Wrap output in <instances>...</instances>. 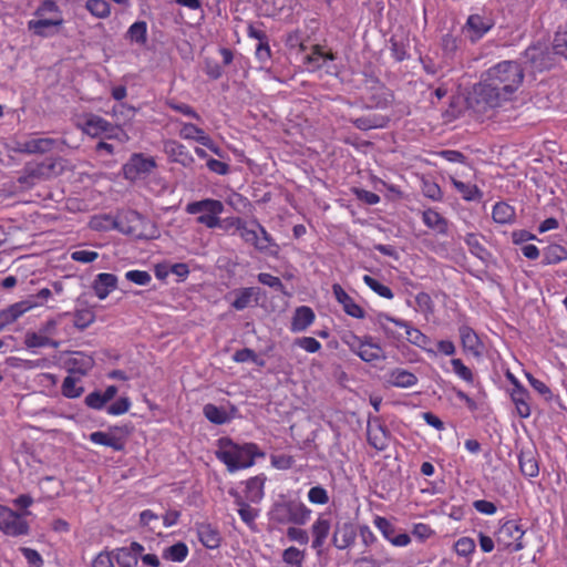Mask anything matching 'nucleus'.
Masks as SVG:
<instances>
[{
  "instance_id": "nucleus-43",
  "label": "nucleus",
  "mask_w": 567,
  "mask_h": 567,
  "mask_svg": "<svg viewBox=\"0 0 567 567\" xmlns=\"http://www.w3.org/2000/svg\"><path fill=\"white\" fill-rule=\"evenodd\" d=\"M305 553L295 546L286 548L282 553V561L287 566L302 567Z\"/></svg>"
},
{
  "instance_id": "nucleus-56",
  "label": "nucleus",
  "mask_w": 567,
  "mask_h": 567,
  "mask_svg": "<svg viewBox=\"0 0 567 567\" xmlns=\"http://www.w3.org/2000/svg\"><path fill=\"white\" fill-rule=\"evenodd\" d=\"M90 226L94 230H107L110 228H116V219L110 216H95L91 219Z\"/></svg>"
},
{
  "instance_id": "nucleus-55",
  "label": "nucleus",
  "mask_w": 567,
  "mask_h": 567,
  "mask_svg": "<svg viewBox=\"0 0 567 567\" xmlns=\"http://www.w3.org/2000/svg\"><path fill=\"white\" fill-rule=\"evenodd\" d=\"M115 563L118 567H134L137 565V558L124 549H114Z\"/></svg>"
},
{
  "instance_id": "nucleus-29",
  "label": "nucleus",
  "mask_w": 567,
  "mask_h": 567,
  "mask_svg": "<svg viewBox=\"0 0 567 567\" xmlns=\"http://www.w3.org/2000/svg\"><path fill=\"white\" fill-rule=\"evenodd\" d=\"M65 168V161L62 158L50 159L35 165L33 174H38L42 178H51L62 174Z\"/></svg>"
},
{
  "instance_id": "nucleus-32",
  "label": "nucleus",
  "mask_w": 567,
  "mask_h": 567,
  "mask_svg": "<svg viewBox=\"0 0 567 567\" xmlns=\"http://www.w3.org/2000/svg\"><path fill=\"white\" fill-rule=\"evenodd\" d=\"M423 223L434 231L439 234H445L447 231L446 219L435 209H426L422 214Z\"/></svg>"
},
{
  "instance_id": "nucleus-51",
  "label": "nucleus",
  "mask_w": 567,
  "mask_h": 567,
  "mask_svg": "<svg viewBox=\"0 0 567 567\" xmlns=\"http://www.w3.org/2000/svg\"><path fill=\"white\" fill-rule=\"evenodd\" d=\"M451 364L453 368V372L463 381L467 383L474 382V374L470 368H467L461 359H452Z\"/></svg>"
},
{
  "instance_id": "nucleus-7",
  "label": "nucleus",
  "mask_w": 567,
  "mask_h": 567,
  "mask_svg": "<svg viewBox=\"0 0 567 567\" xmlns=\"http://www.w3.org/2000/svg\"><path fill=\"white\" fill-rule=\"evenodd\" d=\"M185 210L190 215H197V223L213 229L220 225L224 204L217 199L205 198L188 203Z\"/></svg>"
},
{
  "instance_id": "nucleus-44",
  "label": "nucleus",
  "mask_w": 567,
  "mask_h": 567,
  "mask_svg": "<svg viewBox=\"0 0 567 567\" xmlns=\"http://www.w3.org/2000/svg\"><path fill=\"white\" fill-rule=\"evenodd\" d=\"M368 439L377 450H384L386 446V434L380 425L368 427Z\"/></svg>"
},
{
  "instance_id": "nucleus-59",
  "label": "nucleus",
  "mask_w": 567,
  "mask_h": 567,
  "mask_svg": "<svg viewBox=\"0 0 567 567\" xmlns=\"http://www.w3.org/2000/svg\"><path fill=\"white\" fill-rule=\"evenodd\" d=\"M125 278L140 286H146L151 282L152 277L144 270H130L125 274Z\"/></svg>"
},
{
  "instance_id": "nucleus-52",
  "label": "nucleus",
  "mask_w": 567,
  "mask_h": 567,
  "mask_svg": "<svg viewBox=\"0 0 567 567\" xmlns=\"http://www.w3.org/2000/svg\"><path fill=\"white\" fill-rule=\"evenodd\" d=\"M373 524L388 542L398 533L396 528L385 517L377 516Z\"/></svg>"
},
{
  "instance_id": "nucleus-21",
  "label": "nucleus",
  "mask_w": 567,
  "mask_h": 567,
  "mask_svg": "<svg viewBox=\"0 0 567 567\" xmlns=\"http://www.w3.org/2000/svg\"><path fill=\"white\" fill-rule=\"evenodd\" d=\"M315 319L316 315L310 307H298L293 312L290 330L292 332H302L313 323Z\"/></svg>"
},
{
  "instance_id": "nucleus-41",
  "label": "nucleus",
  "mask_w": 567,
  "mask_h": 567,
  "mask_svg": "<svg viewBox=\"0 0 567 567\" xmlns=\"http://www.w3.org/2000/svg\"><path fill=\"white\" fill-rule=\"evenodd\" d=\"M127 37L131 42L143 45L147 40V25L144 21L133 23L127 30Z\"/></svg>"
},
{
  "instance_id": "nucleus-1",
  "label": "nucleus",
  "mask_w": 567,
  "mask_h": 567,
  "mask_svg": "<svg viewBox=\"0 0 567 567\" xmlns=\"http://www.w3.org/2000/svg\"><path fill=\"white\" fill-rule=\"evenodd\" d=\"M524 80V71L515 61H502L482 75L481 81L473 86L470 103L477 111L494 109L512 100Z\"/></svg>"
},
{
  "instance_id": "nucleus-5",
  "label": "nucleus",
  "mask_w": 567,
  "mask_h": 567,
  "mask_svg": "<svg viewBox=\"0 0 567 567\" xmlns=\"http://www.w3.org/2000/svg\"><path fill=\"white\" fill-rule=\"evenodd\" d=\"M312 511L298 499L276 502L268 515L270 522L279 525L303 526L311 518Z\"/></svg>"
},
{
  "instance_id": "nucleus-54",
  "label": "nucleus",
  "mask_w": 567,
  "mask_h": 567,
  "mask_svg": "<svg viewBox=\"0 0 567 567\" xmlns=\"http://www.w3.org/2000/svg\"><path fill=\"white\" fill-rule=\"evenodd\" d=\"M234 361L236 362H254L255 364L262 367L265 364V361L259 359L258 355L250 349H241L237 351L234 357Z\"/></svg>"
},
{
  "instance_id": "nucleus-31",
  "label": "nucleus",
  "mask_w": 567,
  "mask_h": 567,
  "mask_svg": "<svg viewBox=\"0 0 567 567\" xmlns=\"http://www.w3.org/2000/svg\"><path fill=\"white\" fill-rule=\"evenodd\" d=\"M389 383L398 388H411L416 384L417 378L408 370L394 369L390 372Z\"/></svg>"
},
{
  "instance_id": "nucleus-20",
  "label": "nucleus",
  "mask_w": 567,
  "mask_h": 567,
  "mask_svg": "<svg viewBox=\"0 0 567 567\" xmlns=\"http://www.w3.org/2000/svg\"><path fill=\"white\" fill-rule=\"evenodd\" d=\"M164 151L173 162L181 163L184 166H189L194 163V157L186 146L176 141H166L164 143Z\"/></svg>"
},
{
  "instance_id": "nucleus-35",
  "label": "nucleus",
  "mask_w": 567,
  "mask_h": 567,
  "mask_svg": "<svg viewBox=\"0 0 567 567\" xmlns=\"http://www.w3.org/2000/svg\"><path fill=\"white\" fill-rule=\"evenodd\" d=\"M464 241L467 245L470 251L478 259L486 261L489 258V252L482 244L478 235L468 233L465 235Z\"/></svg>"
},
{
  "instance_id": "nucleus-50",
  "label": "nucleus",
  "mask_w": 567,
  "mask_h": 567,
  "mask_svg": "<svg viewBox=\"0 0 567 567\" xmlns=\"http://www.w3.org/2000/svg\"><path fill=\"white\" fill-rule=\"evenodd\" d=\"M308 501L315 505H326L329 503V494L322 486H313L308 491Z\"/></svg>"
},
{
  "instance_id": "nucleus-53",
  "label": "nucleus",
  "mask_w": 567,
  "mask_h": 567,
  "mask_svg": "<svg viewBox=\"0 0 567 567\" xmlns=\"http://www.w3.org/2000/svg\"><path fill=\"white\" fill-rule=\"evenodd\" d=\"M454 549L458 556L467 557L475 550V542L471 537H461L456 540Z\"/></svg>"
},
{
  "instance_id": "nucleus-57",
  "label": "nucleus",
  "mask_w": 567,
  "mask_h": 567,
  "mask_svg": "<svg viewBox=\"0 0 567 567\" xmlns=\"http://www.w3.org/2000/svg\"><path fill=\"white\" fill-rule=\"evenodd\" d=\"M114 549L111 551L104 550L95 556L92 561V567H115Z\"/></svg>"
},
{
  "instance_id": "nucleus-14",
  "label": "nucleus",
  "mask_w": 567,
  "mask_h": 567,
  "mask_svg": "<svg viewBox=\"0 0 567 567\" xmlns=\"http://www.w3.org/2000/svg\"><path fill=\"white\" fill-rule=\"evenodd\" d=\"M76 126L91 137H99L110 130V122L95 114H84L76 120Z\"/></svg>"
},
{
  "instance_id": "nucleus-4",
  "label": "nucleus",
  "mask_w": 567,
  "mask_h": 567,
  "mask_svg": "<svg viewBox=\"0 0 567 567\" xmlns=\"http://www.w3.org/2000/svg\"><path fill=\"white\" fill-rule=\"evenodd\" d=\"M34 16L35 18L28 22V29L42 38L56 35L64 24L63 13L53 0L43 1Z\"/></svg>"
},
{
  "instance_id": "nucleus-19",
  "label": "nucleus",
  "mask_w": 567,
  "mask_h": 567,
  "mask_svg": "<svg viewBox=\"0 0 567 567\" xmlns=\"http://www.w3.org/2000/svg\"><path fill=\"white\" fill-rule=\"evenodd\" d=\"M373 322L383 331L388 338L399 339L400 334L395 328L403 329L405 321L392 318L391 316L379 312L373 317Z\"/></svg>"
},
{
  "instance_id": "nucleus-40",
  "label": "nucleus",
  "mask_w": 567,
  "mask_h": 567,
  "mask_svg": "<svg viewBox=\"0 0 567 567\" xmlns=\"http://www.w3.org/2000/svg\"><path fill=\"white\" fill-rule=\"evenodd\" d=\"M85 9L99 19H105L111 14V6L106 0H87Z\"/></svg>"
},
{
  "instance_id": "nucleus-15",
  "label": "nucleus",
  "mask_w": 567,
  "mask_h": 567,
  "mask_svg": "<svg viewBox=\"0 0 567 567\" xmlns=\"http://www.w3.org/2000/svg\"><path fill=\"white\" fill-rule=\"evenodd\" d=\"M509 380L513 384L511 399L515 405L516 412L520 417L527 419L532 414L529 392L518 382L516 378L509 377Z\"/></svg>"
},
{
  "instance_id": "nucleus-42",
  "label": "nucleus",
  "mask_w": 567,
  "mask_h": 567,
  "mask_svg": "<svg viewBox=\"0 0 567 567\" xmlns=\"http://www.w3.org/2000/svg\"><path fill=\"white\" fill-rule=\"evenodd\" d=\"M83 386L80 385V379L68 375L62 383V394L69 399L79 398L83 393Z\"/></svg>"
},
{
  "instance_id": "nucleus-13",
  "label": "nucleus",
  "mask_w": 567,
  "mask_h": 567,
  "mask_svg": "<svg viewBox=\"0 0 567 567\" xmlns=\"http://www.w3.org/2000/svg\"><path fill=\"white\" fill-rule=\"evenodd\" d=\"M53 146L54 140L34 135L28 140L17 141L12 151L24 154H42L51 151Z\"/></svg>"
},
{
  "instance_id": "nucleus-2",
  "label": "nucleus",
  "mask_w": 567,
  "mask_h": 567,
  "mask_svg": "<svg viewBox=\"0 0 567 567\" xmlns=\"http://www.w3.org/2000/svg\"><path fill=\"white\" fill-rule=\"evenodd\" d=\"M217 458L223 462L230 473L251 467L256 457H264L265 454L255 443L237 444L230 439L218 440Z\"/></svg>"
},
{
  "instance_id": "nucleus-12",
  "label": "nucleus",
  "mask_w": 567,
  "mask_h": 567,
  "mask_svg": "<svg viewBox=\"0 0 567 567\" xmlns=\"http://www.w3.org/2000/svg\"><path fill=\"white\" fill-rule=\"evenodd\" d=\"M58 321L54 319L48 320L39 331H29L24 337V344L27 348H42L53 347L56 348L59 343L53 341L51 337L55 334Z\"/></svg>"
},
{
  "instance_id": "nucleus-47",
  "label": "nucleus",
  "mask_w": 567,
  "mask_h": 567,
  "mask_svg": "<svg viewBox=\"0 0 567 567\" xmlns=\"http://www.w3.org/2000/svg\"><path fill=\"white\" fill-rule=\"evenodd\" d=\"M403 329L405 331L406 339L409 342L423 349L426 348L429 339L419 329L411 327L406 321L405 327H403Z\"/></svg>"
},
{
  "instance_id": "nucleus-8",
  "label": "nucleus",
  "mask_w": 567,
  "mask_h": 567,
  "mask_svg": "<svg viewBox=\"0 0 567 567\" xmlns=\"http://www.w3.org/2000/svg\"><path fill=\"white\" fill-rule=\"evenodd\" d=\"M495 21L491 14L485 12L470 14L462 32L472 43L481 40L487 32L492 30Z\"/></svg>"
},
{
  "instance_id": "nucleus-6",
  "label": "nucleus",
  "mask_w": 567,
  "mask_h": 567,
  "mask_svg": "<svg viewBox=\"0 0 567 567\" xmlns=\"http://www.w3.org/2000/svg\"><path fill=\"white\" fill-rule=\"evenodd\" d=\"M341 340L352 353L367 363H377L386 358L382 346L371 336L359 337L353 332H346Z\"/></svg>"
},
{
  "instance_id": "nucleus-49",
  "label": "nucleus",
  "mask_w": 567,
  "mask_h": 567,
  "mask_svg": "<svg viewBox=\"0 0 567 567\" xmlns=\"http://www.w3.org/2000/svg\"><path fill=\"white\" fill-rule=\"evenodd\" d=\"M363 281L371 290H373L380 297H383L385 299L393 298L392 290L388 286H384L381 282H379L378 280H375L374 278H372L371 276H369V275L363 276Z\"/></svg>"
},
{
  "instance_id": "nucleus-46",
  "label": "nucleus",
  "mask_w": 567,
  "mask_h": 567,
  "mask_svg": "<svg viewBox=\"0 0 567 567\" xmlns=\"http://www.w3.org/2000/svg\"><path fill=\"white\" fill-rule=\"evenodd\" d=\"M567 258V250L560 245H551L544 251L545 264H557Z\"/></svg>"
},
{
  "instance_id": "nucleus-39",
  "label": "nucleus",
  "mask_w": 567,
  "mask_h": 567,
  "mask_svg": "<svg viewBox=\"0 0 567 567\" xmlns=\"http://www.w3.org/2000/svg\"><path fill=\"white\" fill-rule=\"evenodd\" d=\"M519 466L522 473L528 477H535L538 475V463L530 452H523L519 455Z\"/></svg>"
},
{
  "instance_id": "nucleus-10",
  "label": "nucleus",
  "mask_w": 567,
  "mask_h": 567,
  "mask_svg": "<svg viewBox=\"0 0 567 567\" xmlns=\"http://www.w3.org/2000/svg\"><path fill=\"white\" fill-rule=\"evenodd\" d=\"M156 166L155 159L141 153L133 154L123 166V174L126 179L136 181L148 175Z\"/></svg>"
},
{
  "instance_id": "nucleus-34",
  "label": "nucleus",
  "mask_w": 567,
  "mask_h": 567,
  "mask_svg": "<svg viewBox=\"0 0 567 567\" xmlns=\"http://www.w3.org/2000/svg\"><path fill=\"white\" fill-rule=\"evenodd\" d=\"M355 538V534L350 525L338 527L333 534L332 543L339 549L348 548Z\"/></svg>"
},
{
  "instance_id": "nucleus-26",
  "label": "nucleus",
  "mask_w": 567,
  "mask_h": 567,
  "mask_svg": "<svg viewBox=\"0 0 567 567\" xmlns=\"http://www.w3.org/2000/svg\"><path fill=\"white\" fill-rule=\"evenodd\" d=\"M89 437L92 443L111 447L114 451H121L124 447L122 439L113 432L96 431L91 433Z\"/></svg>"
},
{
  "instance_id": "nucleus-64",
  "label": "nucleus",
  "mask_w": 567,
  "mask_h": 567,
  "mask_svg": "<svg viewBox=\"0 0 567 567\" xmlns=\"http://www.w3.org/2000/svg\"><path fill=\"white\" fill-rule=\"evenodd\" d=\"M20 550L32 567L42 566L43 559L37 550L27 547H21Z\"/></svg>"
},
{
  "instance_id": "nucleus-33",
  "label": "nucleus",
  "mask_w": 567,
  "mask_h": 567,
  "mask_svg": "<svg viewBox=\"0 0 567 567\" xmlns=\"http://www.w3.org/2000/svg\"><path fill=\"white\" fill-rule=\"evenodd\" d=\"M197 533H198L199 540L202 542V544L205 547H207L209 549H215L219 546V544H220L219 533L217 532V529H215L210 525L200 524L197 527Z\"/></svg>"
},
{
  "instance_id": "nucleus-11",
  "label": "nucleus",
  "mask_w": 567,
  "mask_h": 567,
  "mask_svg": "<svg viewBox=\"0 0 567 567\" xmlns=\"http://www.w3.org/2000/svg\"><path fill=\"white\" fill-rule=\"evenodd\" d=\"M147 223L138 213L130 210L122 213L116 218V228L124 234L142 238L147 237L148 234L145 231Z\"/></svg>"
},
{
  "instance_id": "nucleus-17",
  "label": "nucleus",
  "mask_w": 567,
  "mask_h": 567,
  "mask_svg": "<svg viewBox=\"0 0 567 567\" xmlns=\"http://www.w3.org/2000/svg\"><path fill=\"white\" fill-rule=\"evenodd\" d=\"M331 529V522L323 514L318 515L311 525L312 548L321 551Z\"/></svg>"
},
{
  "instance_id": "nucleus-63",
  "label": "nucleus",
  "mask_w": 567,
  "mask_h": 567,
  "mask_svg": "<svg viewBox=\"0 0 567 567\" xmlns=\"http://www.w3.org/2000/svg\"><path fill=\"white\" fill-rule=\"evenodd\" d=\"M131 402L127 398H121L107 408V413L111 415H121L128 411Z\"/></svg>"
},
{
  "instance_id": "nucleus-25",
  "label": "nucleus",
  "mask_w": 567,
  "mask_h": 567,
  "mask_svg": "<svg viewBox=\"0 0 567 567\" xmlns=\"http://www.w3.org/2000/svg\"><path fill=\"white\" fill-rule=\"evenodd\" d=\"M450 182L464 200L475 202L482 199L483 193L475 184L464 183L454 176H450Z\"/></svg>"
},
{
  "instance_id": "nucleus-48",
  "label": "nucleus",
  "mask_w": 567,
  "mask_h": 567,
  "mask_svg": "<svg viewBox=\"0 0 567 567\" xmlns=\"http://www.w3.org/2000/svg\"><path fill=\"white\" fill-rule=\"evenodd\" d=\"M255 296L254 288H244L236 292V299L233 301V307L236 310L247 308Z\"/></svg>"
},
{
  "instance_id": "nucleus-62",
  "label": "nucleus",
  "mask_w": 567,
  "mask_h": 567,
  "mask_svg": "<svg viewBox=\"0 0 567 567\" xmlns=\"http://www.w3.org/2000/svg\"><path fill=\"white\" fill-rule=\"evenodd\" d=\"M553 49L556 54L567 58V32L556 33Z\"/></svg>"
},
{
  "instance_id": "nucleus-9",
  "label": "nucleus",
  "mask_w": 567,
  "mask_h": 567,
  "mask_svg": "<svg viewBox=\"0 0 567 567\" xmlns=\"http://www.w3.org/2000/svg\"><path fill=\"white\" fill-rule=\"evenodd\" d=\"M525 530L518 522L506 520L501 525L496 539L497 543L503 545L505 548H508L512 551H519L525 547L522 542Z\"/></svg>"
},
{
  "instance_id": "nucleus-22",
  "label": "nucleus",
  "mask_w": 567,
  "mask_h": 567,
  "mask_svg": "<svg viewBox=\"0 0 567 567\" xmlns=\"http://www.w3.org/2000/svg\"><path fill=\"white\" fill-rule=\"evenodd\" d=\"M117 278L113 274H99L93 282V290L100 300H104L113 290L116 289Z\"/></svg>"
},
{
  "instance_id": "nucleus-18",
  "label": "nucleus",
  "mask_w": 567,
  "mask_h": 567,
  "mask_svg": "<svg viewBox=\"0 0 567 567\" xmlns=\"http://www.w3.org/2000/svg\"><path fill=\"white\" fill-rule=\"evenodd\" d=\"M0 530L9 536H22L29 534V525L23 519L22 515L10 509V515L6 516L3 523L0 525Z\"/></svg>"
},
{
  "instance_id": "nucleus-37",
  "label": "nucleus",
  "mask_w": 567,
  "mask_h": 567,
  "mask_svg": "<svg viewBox=\"0 0 567 567\" xmlns=\"http://www.w3.org/2000/svg\"><path fill=\"white\" fill-rule=\"evenodd\" d=\"M492 217L498 224H509L515 219V210L506 203H496L493 207Z\"/></svg>"
},
{
  "instance_id": "nucleus-38",
  "label": "nucleus",
  "mask_w": 567,
  "mask_h": 567,
  "mask_svg": "<svg viewBox=\"0 0 567 567\" xmlns=\"http://www.w3.org/2000/svg\"><path fill=\"white\" fill-rule=\"evenodd\" d=\"M188 556V547L186 544L179 542L176 543L169 547H166L163 550V558L175 561V563H182L186 559Z\"/></svg>"
},
{
  "instance_id": "nucleus-24",
  "label": "nucleus",
  "mask_w": 567,
  "mask_h": 567,
  "mask_svg": "<svg viewBox=\"0 0 567 567\" xmlns=\"http://www.w3.org/2000/svg\"><path fill=\"white\" fill-rule=\"evenodd\" d=\"M460 338L465 352L478 357L482 353V343L477 334L467 326L460 328Z\"/></svg>"
},
{
  "instance_id": "nucleus-30",
  "label": "nucleus",
  "mask_w": 567,
  "mask_h": 567,
  "mask_svg": "<svg viewBox=\"0 0 567 567\" xmlns=\"http://www.w3.org/2000/svg\"><path fill=\"white\" fill-rule=\"evenodd\" d=\"M334 60V55L330 52H324L320 47H315L312 52L305 58L307 68L311 71L323 68L328 62Z\"/></svg>"
},
{
  "instance_id": "nucleus-27",
  "label": "nucleus",
  "mask_w": 567,
  "mask_h": 567,
  "mask_svg": "<svg viewBox=\"0 0 567 567\" xmlns=\"http://www.w3.org/2000/svg\"><path fill=\"white\" fill-rule=\"evenodd\" d=\"M230 494L235 497V504L238 507V514L241 520L250 528H254L255 520L259 515L258 509L251 507L247 502H245L244 497L237 492L231 491Z\"/></svg>"
},
{
  "instance_id": "nucleus-58",
  "label": "nucleus",
  "mask_w": 567,
  "mask_h": 567,
  "mask_svg": "<svg viewBox=\"0 0 567 567\" xmlns=\"http://www.w3.org/2000/svg\"><path fill=\"white\" fill-rule=\"evenodd\" d=\"M287 537L289 540L299 543L301 545H306L309 542L307 530L299 528L296 525H291L288 527Z\"/></svg>"
},
{
  "instance_id": "nucleus-23",
  "label": "nucleus",
  "mask_w": 567,
  "mask_h": 567,
  "mask_svg": "<svg viewBox=\"0 0 567 567\" xmlns=\"http://www.w3.org/2000/svg\"><path fill=\"white\" fill-rule=\"evenodd\" d=\"M265 481L266 477L262 475H258L246 481L245 495L243 496L245 502L257 504L264 498Z\"/></svg>"
},
{
  "instance_id": "nucleus-60",
  "label": "nucleus",
  "mask_w": 567,
  "mask_h": 567,
  "mask_svg": "<svg viewBox=\"0 0 567 567\" xmlns=\"http://www.w3.org/2000/svg\"><path fill=\"white\" fill-rule=\"evenodd\" d=\"M295 344L309 353H316L321 349V343L312 337L298 338Z\"/></svg>"
},
{
  "instance_id": "nucleus-28",
  "label": "nucleus",
  "mask_w": 567,
  "mask_h": 567,
  "mask_svg": "<svg viewBox=\"0 0 567 567\" xmlns=\"http://www.w3.org/2000/svg\"><path fill=\"white\" fill-rule=\"evenodd\" d=\"M93 364V359L83 352H74L68 360L69 371L81 375H85Z\"/></svg>"
},
{
  "instance_id": "nucleus-36",
  "label": "nucleus",
  "mask_w": 567,
  "mask_h": 567,
  "mask_svg": "<svg viewBox=\"0 0 567 567\" xmlns=\"http://www.w3.org/2000/svg\"><path fill=\"white\" fill-rule=\"evenodd\" d=\"M179 136L184 140L196 141L202 144L207 142L208 134L200 127L192 123H181Z\"/></svg>"
},
{
  "instance_id": "nucleus-16",
  "label": "nucleus",
  "mask_w": 567,
  "mask_h": 567,
  "mask_svg": "<svg viewBox=\"0 0 567 567\" xmlns=\"http://www.w3.org/2000/svg\"><path fill=\"white\" fill-rule=\"evenodd\" d=\"M41 303L32 300H22L16 302L0 311V331L8 324L17 321L25 312L39 307Z\"/></svg>"
},
{
  "instance_id": "nucleus-3",
  "label": "nucleus",
  "mask_w": 567,
  "mask_h": 567,
  "mask_svg": "<svg viewBox=\"0 0 567 567\" xmlns=\"http://www.w3.org/2000/svg\"><path fill=\"white\" fill-rule=\"evenodd\" d=\"M217 228H221L224 230H229L231 228L236 229L243 240L252 245L260 251L274 255L278 250V246L272 241L267 230L256 221L249 226L238 217L220 218V225H218Z\"/></svg>"
},
{
  "instance_id": "nucleus-61",
  "label": "nucleus",
  "mask_w": 567,
  "mask_h": 567,
  "mask_svg": "<svg viewBox=\"0 0 567 567\" xmlns=\"http://www.w3.org/2000/svg\"><path fill=\"white\" fill-rule=\"evenodd\" d=\"M99 254L92 250H75L71 252V259L81 264H91L96 260Z\"/></svg>"
},
{
  "instance_id": "nucleus-45",
  "label": "nucleus",
  "mask_w": 567,
  "mask_h": 567,
  "mask_svg": "<svg viewBox=\"0 0 567 567\" xmlns=\"http://www.w3.org/2000/svg\"><path fill=\"white\" fill-rule=\"evenodd\" d=\"M205 416L215 424H224L229 421V416L224 409L214 404H206L204 406Z\"/></svg>"
}]
</instances>
